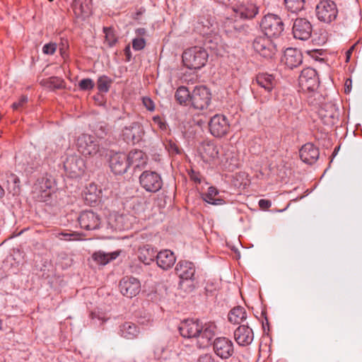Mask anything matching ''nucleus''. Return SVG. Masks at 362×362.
Segmentation results:
<instances>
[{"instance_id":"1","label":"nucleus","mask_w":362,"mask_h":362,"mask_svg":"<svg viewBox=\"0 0 362 362\" xmlns=\"http://www.w3.org/2000/svg\"><path fill=\"white\" fill-rule=\"evenodd\" d=\"M180 334L185 338H197V344L199 349H204L211 344L214 338L217 327L214 322L202 324L198 320L187 319L179 325Z\"/></svg>"},{"instance_id":"2","label":"nucleus","mask_w":362,"mask_h":362,"mask_svg":"<svg viewBox=\"0 0 362 362\" xmlns=\"http://www.w3.org/2000/svg\"><path fill=\"white\" fill-rule=\"evenodd\" d=\"M54 180L47 173L38 177L33 185L32 194L34 199L47 202L51 199Z\"/></svg>"},{"instance_id":"3","label":"nucleus","mask_w":362,"mask_h":362,"mask_svg":"<svg viewBox=\"0 0 362 362\" xmlns=\"http://www.w3.org/2000/svg\"><path fill=\"white\" fill-rule=\"evenodd\" d=\"M208 53L201 47H192L182 54L184 64L190 69H199L203 67L208 59Z\"/></svg>"},{"instance_id":"4","label":"nucleus","mask_w":362,"mask_h":362,"mask_svg":"<svg viewBox=\"0 0 362 362\" xmlns=\"http://www.w3.org/2000/svg\"><path fill=\"white\" fill-rule=\"evenodd\" d=\"M254 51L265 59H272L276 54L277 48L274 42L265 35L257 36L252 42Z\"/></svg>"},{"instance_id":"5","label":"nucleus","mask_w":362,"mask_h":362,"mask_svg":"<svg viewBox=\"0 0 362 362\" xmlns=\"http://www.w3.org/2000/svg\"><path fill=\"white\" fill-rule=\"evenodd\" d=\"M260 26L264 32V35L269 37H279L284 29V25L281 18L274 14L266 15L262 20Z\"/></svg>"},{"instance_id":"6","label":"nucleus","mask_w":362,"mask_h":362,"mask_svg":"<svg viewBox=\"0 0 362 362\" xmlns=\"http://www.w3.org/2000/svg\"><path fill=\"white\" fill-rule=\"evenodd\" d=\"M315 10L317 19L325 23L335 21L338 15L337 4L331 0L320 1Z\"/></svg>"},{"instance_id":"7","label":"nucleus","mask_w":362,"mask_h":362,"mask_svg":"<svg viewBox=\"0 0 362 362\" xmlns=\"http://www.w3.org/2000/svg\"><path fill=\"white\" fill-rule=\"evenodd\" d=\"M211 93L205 86H197L191 92L190 105L196 110L206 109L211 103Z\"/></svg>"},{"instance_id":"8","label":"nucleus","mask_w":362,"mask_h":362,"mask_svg":"<svg viewBox=\"0 0 362 362\" xmlns=\"http://www.w3.org/2000/svg\"><path fill=\"white\" fill-rule=\"evenodd\" d=\"M76 146L78 151L84 156H93L99 151L97 139L87 134L78 136L76 140Z\"/></svg>"},{"instance_id":"9","label":"nucleus","mask_w":362,"mask_h":362,"mask_svg":"<svg viewBox=\"0 0 362 362\" xmlns=\"http://www.w3.org/2000/svg\"><path fill=\"white\" fill-rule=\"evenodd\" d=\"M141 186L149 192H157L163 186L160 175L154 171L145 170L139 176Z\"/></svg>"},{"instance_id":"10","label":"nucleus","mask_w":362,"mask_h":362,"mask_svg":"<svg viewBox=\"0 0 362 362\" xmlns=\"http://www.w3.org/2000/svg\"><path fill=\"white\" fill-rule=\"evenodd\" d=\"M210 345H212L214 354L223 360L228 359L234 354L233 343L227 337H216Z\"/></svg>"},{"instance_id":"11","label":"nucleus","mask_w":362,"mask_h":362,"mask_svg":"<svg viewBox=\"0 0 362 362\" xmlns=\"http://www.w3.org/2000/svg\"><path fill=\"white\" fill-rule=\"evenodd\" d=\"M298 83L303 91H314L320 83L317 71L310 67L303 69L299 76Z\"/></svg>"},{"instance_id":"12","label":"nucleus","mask_w":362,"mask_h":362,"mask_svg":"<svg viewBox=\"0 0 362 362\" xmlns=\"http://www.w3.org/2000/svg\"><path fill=\"white\" fill-rule=\"evenodd\" d=\"M209 128L210 133L214 136L222 137L229 132L230 124L225 115L216 114L210 119Z\"/></svg>"},{"instance_id":"13","label":"nucleus","mask_w":362,"mask_h":362,"mask_svg":"<svg viewBox=\"0 0 362 362\" xmlns=\"http://www.w3.org/2000/svg\"><path fill=\"white\" fill-rule=\"evenodd\" d=\"M119 288L123 296L131 298L139 293L141 283L136 278L127 276L120 280Z\"/></svg>"},{"instance_id":"14","label":"nucleus","mask_w":362,"mask_h":362,"mask_svg":"<svg viewBox=\"0 0 362 362\" xmlns=\"http://www.w3.org/2000/svg\"><path fill=\"white\" fill-rule=\"evenodd\" d=\"M313 32V26L310 22L305 18L295 19L292 28L293 37L300 40H308Z\"/></svg>"},{"instance_id":"15","label":"nucleus","mask_w":362,"mask_h":362,"mask_svg":"<svg viewBox=\"0 0 362 362\" xmlns=\"http://www.w3.org/2000/svg\"><path fill=\"white\" fill-rule=\"evenodd\" d=\"M84 168L83 160L76 155L67 156L64 162V170L71 177H77L81 175L84 171Z\"/></svg>"},{"instance_id":"16","label":"nucleus","mask_w":362,"mask_h":362,"mask_svg":"<svg viewBox=\"0 0 362 362\" xmlns=\"http://www.w3.org/2000/svg\"><path fill=\"white\" fill-rule=\"evenodd\" d=\"M144 134L142 125L136 122L129 124L122 129L123 139L127 144H135L139 142Z\"/></svg>"},{"instance_id":"17","label":"nucleus","mask_w":362,"mask_h":362,"mask_svg":"<svg viewBox=\"0 0 362 362\" xmlns=\"http://www.w3.org/2000/svg\"><path fill=\"white\" fill-rule=\"evenodd\" d=\"M78 221L80 226L87 230H95L100 225L98 216L91 211H85L80 214Z\"/></svg>"},{"instance_id":"18","label":"nucleus","mask_w":362,"mask_h":362,"mask_svg":"<svg viewBox=\"0 0 362 362\" xmlns=\"http://www.w3.org/2000/svg\"><path fill=\"white\" fill-rule=\"evenodd\" d=\"M282 62L288 69H293L303 63V54L296 48H287L284 52Z\"/></svg>"},{"instance_id":"19","label":"nucleus","mask_w":362,"mask_h":362,"mask_svg":"<svg viewBox=\"0 0 362 362\" xmlns=\"http://www.w3.org/2000/svg\"><path fill=\"white\" fill-rule=\"evenodd\" d=\"M234 338L240 346H247L253 341V331L247 325H240L235 330Z\"/></svg>"},{"instance_id":"20","label":"nucleus","mask_w":362,"mask_h":362,"mask_svg":"<svg viewBox=\"0 0 362 362\" xmlns=\"http://www.w3.org/2000/svg\"><path fill=\"white\" fill-rule=\"evenodd\" d=\"M299 154L303 162L313 164L319 157V150L313 144L307 143L301 147Z\"/></svg>"},{"instance_id":"21","label":"nucleus","mask_w":362,"mask_h":362,"mask_svg":"<svg viewBox=\"0 0 362 362\" xmlns=\"http://www.w3.org/2000/svg\"><path fill=\"white\" fill-rule=\"evenodd\" d=\"M236 16L242 19H252L258 13V7L252 3L243 4L233 7Z\"/></svg>"},{"instance_id":"22","label":"nucleus","mask_w":362,"mask_h":362,"mask_svg":"<svg viewBox=\"0 0 362 362\" xmlns=\"http://www.w3.org/2000/svg\"><path fill=\"white\" fill-rule=\"evenodd\" d=\"M255 81L259 87L264 88L269 93L272 92L277 83L275 76L267 72L257 74Z\"/></svg>"},{"instance_id":"23","label":"nucleus","mask_w":362,"mask_h":362,"mask_svg":"<svg viewBox=\"0 0 362 362\" xmlns=\"http://www.w3.org/2000/svg\"><path fill=\"white\" fill-rule=\"evenodd\" d=\"M175 272L181 279L191 280L194 275L195 267L192 262L182 260L177 264Z\"/></svg>"},{"instance_id":"24","label":"nucleus","mask_w":362,"mask_h":362,"mask_svg":"<svg viewBox=\"0 0 362 362\" xmlns=\"http://www.w3.org/2000/svg\"><path fill=\"white\" fill-rule=\"evenodd\" d=\"M176 261L174 253L170 250H161L156 255V263L164 270L171 268Z\"/></svg>"},{"instance_id":"25","label":"nucleus","mask_w":362,"mask_h":362,"mask_svg":"<svg viewBox=\"0 0 362 362\" xmlns=\"http://www.w3.org/2000/svg\"><path fill=\"white\" fill-rule=\"evenodd\" d=\"M139 328L132 322H125L119 326L118 334L127 339L136 338L139 334Z\"/></svg>"},{"instance_id":"26","label":"nucleus","mask_w":362,"mask_h":362,"mask_svg":"<svg viewBox=\"0 0 362 362\" xmlns=\"http://www.w3.org/2000/svg\"><path fill=\"white\" fill-rule=\"evenodd\" d=\"M6 189L10 194L13 196L19 195L21 191V180L19 177L13 173H7L6 174Z\"/></svg>"},{"instance_id":"27","label":"nucleus","mask_w":362,"mask_h":362,"mask_svg":"<svg viewBox=\"0 0 362 362\" xmlns=\"http://www.w3.org/2000/svg\"><path fill=\"white\" fill-rule=\"evenodd\" d=\"M127 156L129 166L133 165L134 168H139L144 165L146 163V156L141 150L131 151Z\"/></svg>"},{"instance_id":"28","label":"nucleus","mask_w":362,"mask_h":362,"mask_svg":"<svg viewBox=\"0 0 362 362\" xmlns=\"http://www.w3.org/2000/svg\"><path fill=\"white\" fill-rule=\"evenodd\" d=\"M129 168L127 154L124 153H115V175H122Z\"/></svg>"},{"instance_id":"29","label":"nucleus","mask_w":362,"mask_h":362,"mask_svg":"<svg viewBox=\"0 0 362 362\" xmlns=\"http://www.w3.org/2000/svg\"><path fill=\"white\" fill-rule=\"evenodd\" d=\"M201 154L204 159L209 160L218 157V150L214 142L205 141L202 144Z\"/></svg>"},{"instance_id":"30","label":"nucleus","mask_w":362,"mask_h":362,"mask_svg":"<svg viewBox=\"0 0 362 362\" xmlns=\"http://www.w3.org/2000/svg\"><path fill=\"white\" fill-rule=\"evenodd\" d=\"M157 252L149 245L145 246L139 250V258L145 264H150L156 259Z\"/></svg>"},{"instance_id":"31","label":"nucleus","mask_w":362,"mask_h":362,"mask_svg":"<svg viewBox=\"0 0 362 362\" xmlns=\"http://www.w3.org/2000/svg\"><path fill=\"white\" fill-rule=\"evenodd\" d=\"M175 98L176 101L181 105H190L191 92L185 86H180L175 91Z\"/></svg>"},{"instance_id":"32","label":"nucleus","mask_w":362,"mask_h":362,"mask_svg":"<svg viewBox=\"0 0 362 362\" xmlns=\"http://www.w3.org/2000/svg\"><path fill=\"white\" fill-rule=\"evenodd\" d=\"M218 191L214 187H209L207 192L202 194V199L206 202L212 205H221L225 203V201L221 198H216L218 195Z\"/></svg>"},{"instance_id":"33","label":"nucleus","mask_w":362,"mask_h":362,"mask_svg":"<svg viewBox=\"0 0 362 362\" xmlns=\"http://www.w3.org/2000/svg\"><path fill=\"white\" fill-rule=\"evenodd\" d=\"M246 317L245 310L241 306L235 307L228 313V320L233 324H240Z\"/></svg>"},{"instance_id":"34","label":"nucleus","mask_w":362,"mask_h":362,"mask_svg":"<svg viewBox=\"0 0 362 362\" xmlns=\"http://www.w3.org/2000/svg\"><path fill=\"white\" fill-rule=\"evenodd\" d=\"M41 86L49 89H62L65 87L64 81L59 77L52 76L42 79L40 81Z\"/></svg>"},{"instance_id":"35","label":"nucleus","mask_w":362,"mask_h":362,"mask_svg":"<svg viewBox=\"0 0 362 362\" xmlns=\"http://www.w3.org/2000/svg\"><path fill=\"white\" fill-rule=\"evenodd\" d=\"M92 258L98 264L105 265L113 259V252L98 251L93 253Z\"/></svg>"},{"instance_id":"36","label":"nucleus","mask_w":362,"mask_h":362,"mask_svg":"<svg viewBox=\"0 0 362 362\" xmlns=\"http://www.w3.org/2000/svg\"><path fill=\"white\" fill-rule=\"evenodd\" d=\"M305 0H284L286 8L292 13H297L304 8Z\"/></svg>"},{"instance_id":"37","label":"nucleus","mask_w":362,"mask_h":362,"mask_svg":"<svg viewBox=\"0 0 362 362\" xmlns=\"http://www.w3.org/2000/svg\"><path fill=\"white\" fill-rule=\"evenodd\" d=\"M163 144L170 156H174L175 155L181 154L182 149L174 141L171 139L165 140L163 142Z\"/></svg>"},{"instance_id":"38","label":"nucleus","mask_w":362,"mask_h":362,"mask_svg":"<svg viewBox=\"0 0 362 362\" xmlns=\"http://www.w3.org/2000/svg\"><path fill=\"white\" fill-rule=\"evenodd\" d=\"M112 84V80L106 76L98 78L97 81L98 89L100 93H107Z\"/></svg>"},{"instance_id":"39","label":"nucleus","mask_w":362,"mask_h":362,"mask_svg":"<svg viewBox=\"0 0 362 362\" xmlns=\"http://www.w3.org/2000/svg\"><path fill=\"white\" fill-rule=\"evenodd\" d=\"M58 238L62 240H80L83 239V235L78 232L66 233L62 232L57 235Z\"/></svg>"},{"instance_id":"40","label":"nucleus","mask_w":362,"mask_h":362,"mask_svg":"<svg viewBox=\"0 0 362 362\" xmlns=\"http://www.w3.org/2000/svg\"><path fill=\"white\" fill-rule=\"evenodd\" d=\"M234 30L238 36H245L250 33L252 29L248 25L241 24L235 25Z\"/></svg>"},{"instance_id":"41","label":"nucleus","mask_w":362,"mask_h":362,"mask_svg":"<svg viewBox=\"0 0 362 362\" xmlns=\"http://www.w3.org/2000/svg\"><path fill=\"white\" fill-rule=\"evenodd\" d=\"M95 83L90 78H83L78 83V87L81 90H89L94 88Z\"/></svg>"},{"instance_id":"42","label":"nucleus","mask_w":362,"mask_h":362,"mask_svg":"<svg viewBox=\"0 0 362 362\" xmlns=\"http://www.w3.org/2000/svg\"><path fill=\"white\" fill-rule=\"evenodd\" d=\"M127 219L126 216L120 215L118 216H116L115 218V221L116 222V227L119 230H127L129 229L130 227V225L128 223H124L121 226H119V223H123V222Z\"/></svg>"},{"instance_id":"43","label":"nucleus","mask_w":362,"mask_h":362,"mask_svg":"<svg viewBox=\"0 0 362 362\" xmlns=\"http://www.w3.org/2000/svg\"><path fill=\"white\" fill-rule=\"evenodd\" d=\"M57 47V44L54 43V42H49V43L45 44L42 47V52L45 54L52 55L56 52Z\"/></svg>"},{"instance_id":"44","label":"nucleus","mask_w":362,"mask_h":362,"mask_svg":"<svg viewBox=\"0 0 362 362\" xmlns=\"http://www.w3.org/2000/svg\"><path fill=\"white\" fill-rule=\"evenodd\" d=\"M153 122L158 127V128L163 131L167 129V124L165 121L158 115L154 116L152 118Z\"/></svg>"},{"instance_id":"45","label":"nucleus","mask_w":362,"mask_h":362,"mask_svg":"<svg viewBox=\"0 0 362 362\" xmlns=\"http://www.w3.org/2000/svg\"><path fill=\"white\" fill-rule=\"evenodd\" d=\"M142 103L144 106L149 111L152 112L155 110V104L153 100L149 97H143Z\"/></svg>"},{"instance_id":"46","label":"nucleus","mask_w":362,"mask_h":362,"mask_svg":"<svg viewBox=\"0 0 362 362\" xmlns=\"http://www.w3.org/2000/svg\"><path fill=\"white\" fill-rule=\"evenodd\" d=\"M146 42L144 38H136L132 42V47L135 50H141L144 48Z\"/></svg>"},{"instance_id":"47","label":"nucleus","mask_w":362,"mask_h":362,"mask_svg":"<svg viewBox=\"0 0 362 362\" xmlns=\"http://www.w3.org/2000/svg\"><path fill=\"white\" fill-rule=\"evenodd\" d=\"M189 177L191 180L194 181L195 183L200 184L202 182V175L199 172H196L194 170H192L189 173Z\"/></svg>"},{"instance_id":"48","label":"nucleus","mask_w":362,"mask_h":362,"mask_svg":"<svg viewBox=\"0 0 362 362\" xmlns=\"http://www.w3.org/2000/svg\"><path fill=\"white\" fill-rule=\"evenodd\" d=\"M88 192H89V194L90 196V199L91 202H95L97 198L96 191L97 187L96 185L94 184H90L89 185V187L86 189Z\"/></svg>"},{"instance_id":"49","label":"nucleus","mask_w":362,"mask_h":362,"mask_svg":"<svg viewBox=\"0 0 362 362\" xmlns=\"http://www.w3.org/2000/svg\"><path fill=\"white\" fill-rule=\"evenodd\" d=\"M28 101V97L25 95H22L18 102L14 103L12 105L13 110H18L20 107H23Z\"/></svg>"},{"instance_id":"50","label":"nucleus","mask_w":362,"mask_h":362,"mask_svg":"<svg viewBox=\"0 0 362 362\" xmlns=\"http://www.w3.org/2000/svg\"><path fill=\"white\" fill-rule=\"evenodd\" d=\"M90 316L92 320H95L97 318L98 320H101L103 322H104L110 319V317H105V314L96 313L95 311L91 312Z\"/></svg>"},{"instance_id":"51","label":"nucleus","mask_w":362,"mask_h":362,"mask_svg":"<svg viewBox=\"0 0 362 362\" xmlns=\"http://www.w3.org/2000/svg\"><path fill=\"white\" fill-rule=\"evenodd\" d=\"M198 362H216V360L211 354H204L199 357Z\"/></svg>"},{"instance_id":"52","label":"nucleus","mask_w":362,"mask_h":362,"mask_svg":"<svg viewBox=\"0 0 362 362\" xmlns=\"http://www.w3.org/2000/svg\"><path fill=\"white\" fill-rule=\"evenodd\" d=\"M103 30L105 34V43H107L110 47H112L113 41L111 40V39H110V37L111 36L112 28H104Z\"/></svg>"},{"instance_id":"53","label":"nucleus","mask_w":362,"mask_h":362,"mask_svg":"<svg viewBox=\"0 0 362 362\" xmlns=\"http://www.w3.org/2000/svg\"><path fill=\"white\" fill-rule=\"evenodd\" d=\"M259 206L261 209L267 210L271 207L272 202H271V201H269L268 199H260L259 201Z\"/></svg>"},{"instance_id":"54","label":"nucleus","mask_w":362,"mask_h":362,"mask_svg":"<svg viewBox=\"0 0 362 362\" xmlns=\"http://www.w3.org/2000/svg\"><path fill=\"white\" fill-rule=\"evenodd\" d=\"M204 45L209 49H216V42L214 43L210 37H206L204 41Z\"/></svg>"},{"instance_id":"55","label":"nucleus","mask_w":362,"mask_h":362,"mask_svg":"<svg viewBox=\"0 0 362 362\" xmlns=\"http://www.w3.org/2000/svg\"><path fill=\"white\" fill-rule=\"evenodd\" d=\"M67 48H68V45H67L66 42V44L62 43V47L59 48L60 54L63 58H65L66 57H67V54H66Z\"/></svg>"},{"instance_id":"56","label":"nucleus","mask_w":362,"mask_h":362,"mask_svg":"<svg viewBox=\"0 0 362 362\" xmlns=\"http://www.w3.org/2000/svg\"><path fill=\"white\" fill-rule=\"evenodd\" d=\"M351 80L349 78H347L344 83V92L345 93H349L351 90Z\"/></svg>"},{"instance_id":"57","label":"nucleus","mask_w":362,"mask_h":362,"mask_svg":"<svg viewBox=\"0 0 362 362\" xmlns=\"http://www.w3.org/2000/svg\"><path fill=\"white\" fill-rule=\"evenodd\" d=\"M144 11H142V10H139V11H136L135 13L133 14L132 18L135 20H139V16L143 14Z\"/></svg>"},{"instance_id":"58","label":"nucleus","mask_w":362,"mask_h":362,"mask_svg":"<svg viewBox=\"0 0 362 362\" xmlns=\"http://www.w3.org/2000/svg\"><path fill=\"white\" fill-rule=\"evenodd\" d=\"M15 254H16L18 255V257L16 258V257H13V260H16L18 258L20 259V258H23L22 255H21V252H20V250H17L16 252H15ZM21 259H18V261L16 262L17 264V266L21 263Z\"/></svg>"},{"instance_id":"59","label":"nucleus","mask_w":362,"mask_h":362,"mask_svg":"<svg viewBox=\"0 0 362 362\" xmlns=\"http://www.w3.org/2000/svg\"><path fill=\"white\" fill-rule=\"evenodd\" d=\"M124 52H125V54L127 55V61H129L130 59H131V54H130V49L129 47H127L125 49H124Z\"/></svg>"},{"instance_id":"60","label":"nucleus","mask_w":362,"mask_h":362,"mask_svg":"<svg viewBox=\"0 0 362 362\" xmlns=\"http://www.w3.org/2000/svg\"><path fill=\"white\" fill-rule=\"evenodd\" d=\"M136 33L139 35H142L145 34L146 30L144 28H139V29L136 30Z\"/></svg>"},{"instance_id":"61","label":"nucleus","mask_w":362,"mask_h":362,"mask_svg":"<svg viewBox=\"0 0 362 362\" xmlns=\"http://www.w3.org/2000/svg\"><path fill=\"white\" fill-rule=\"evenodd\" d=\"M4 195V189L3 187L0 185V197H2Z\"/></svg>"},{"instance_id":"62","label":"nucleus","mask_w":362,"mask_h":362,"mask_svg":"<svg viewBox=\"0 0 362 362\" xmlns=\"http://www.w3.org/2000/svg\"><path fill=\"white\" fill-rule=\"evenodd\" d=\"M120 253H121L120 250L115 251V253H114L115 259L120 255Z\"/></svg>"},{"instance_id":"63","label":"nucleus","mask_w":362,"mask_h":362,"mask_svg":"<svg viewBox=\"0 0 362 362\" xmlns=\"http://www.w3.org/2000/svg\"><path fill=\"white\" fill-rule=\"evenodd\" d=\"M352 49H353V47H351L349 50L347 51V52H346L347 55H349L351 53Z\"/></svg>"},{"instance_id":"64","label":"nucleus","mask_w":362,"mask_h":362,"mask_svg":"<svg viewBox=\"0 0 362 362\" xmlns=\"http://www.w3.org/2000/svg\"><path fill=\"white\" fill-rule=\"evenodd\" d=\"M265 320H266V324L268 325H269V322H268V319L267 317H265Z\"/></svg>"}]
</instances>
